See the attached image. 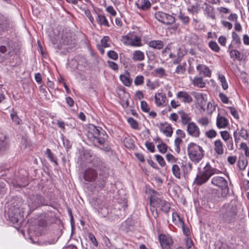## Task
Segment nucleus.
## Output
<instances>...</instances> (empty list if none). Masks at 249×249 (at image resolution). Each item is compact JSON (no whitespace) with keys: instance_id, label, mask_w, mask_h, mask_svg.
<instances>
[{"instance_id":"1","label":"nucleus","mask_w":249,"mask_h":249,"mask_svg":"<svg viewBox=\"0 0 249 249\" xmlns=\"http://www.w3.org/2000/svg\"><path fill=\"white\" fill-rule=\"evenodd\" d=\"M87 136L88 138L95 145L103 146L106 145L108 138V136L105 130L101 127L96 126L93 124L89 126Z\"/></svg>"},{"instance_id":"2","label":"nucleus","mask_w":249,"mask_h":249,"mask_svg":"<svg viewBox=\"0 0 249 249\" xmlns=\"http://www.w3.org/2000/svg\"><path fill=\"white\" fill-rule=\"evenodd\" d=\"M93 166L98 168L100 171L99 176L93 181L94 182V187L97 190H101L105 186L106 183V180L108 175V168L100 158L94 159Z\"/></svg>"},{"instance_id":"3","label":"nucleus","mask_w":249,"mask_h":249,"mask_svg":"<svg viewBox=\"0 0 249 249\" xmlns=\"http://www.w3.org/2000/svg\"><path fill=\"white\" fill-rule=\"evenodd\" d=\"M198 170L199 171L194 181V184L198 186L205 183L212 176L219 172L218 169L212 167L209 162L207 163L202 171L200 168H198Z\"/></svg>"},{"instance_id":"4","label":"nucleus","mask_w":249,"mask_h":249,"mask_svg":"<svg viewBox=\"0 0 249 249\" xmlns=\"http://www.w3.org/2000/svg\"><path fill=\"white\" fill-rule=\"evenodd\" d=\"M224 212L220 214V217L224 223H233L236 220L237 213L236 206L232 204H227L223 206Z\"/></svg>"},{"instance_id":"5","label":"nucleus","mask_w":249,"mask_h":249,"mask_svg":"<svg viewBox=\"0 0 249 249\" xmlns=\"http://www.w3.org/2000/svg\"><path fill=\"white\" fill-rule=\"evenodd\" d=\"M187 152L190 159L196 163H198L204 156V150L203 148L193 142L188 145Z\"/></svg>"},{"instance_id":"6","label":"nucleus","mask_w":249,"mask_h":249,"mask_svg":"<svg viewBox=\"0 0 249 249\" xmlns=\"http://www.w3.org/2000/svg\"><path fill=\"white\" fill-rule=\"evenodd\" d=\"M211 183L213 185L217 186L221 189V196H219V198L225 197L229 193L228 183L225 178L218 176L214 177L211 179Z\"/></svg>"},{"instance_id":"7","label":"nucleus","mask_w":249,"mask_h":249,"mask_svg":"<svg viewBox=\"0 0 249 249\" xmlns=\"http://www.w3.org/2000/svg\"><path fill=\"white\" fill-rule=\"evenodd\" d=\"M155 17L160 22L167 25L175 22V18L172 16L160 11L157 12L155 14Z\"/></svg>"},{"instance_id":"8","label":"nucleus","mask_w":249,"mask_h":249,"mask_svg":"<svg viewBox=\"0 0 249 249\" xmlns=\"http://www.w3.org/2000/svg\"><path fill=\"white\" fill-rule=\"evenodd\" d=\"M98 172L100 173V171L98 168L89 167L86 169L84 172L83 178L88 182H93L98 177Z\"/></svg>"},{"instance_id":"9","label":"nucleus","mask_w":249,"mask_h":249,"mask_svg":"<svg viewBox=\"0 0 249 249\" xmlns=\"http://www.w3.org/2000/svg\"><path fill=\"white\" fill-rule=\"evenodd\" d=\"M150 204L153 205V208L155 206L160 207L163 212L166 213H168L170 209L169 204L165 200L156 199L154 197H151Z\"/></svg>"},{"instance_id":"10","label":"nucleus","mask_w":249,"mask_h":249,"mask_svg":"<svg viewBox=\"0 0 249 249\" xmlns=\"http://www.w3.org/2000/svg\"><path fill=\"white\" fill-rule=\"evenodd\" d=\"M10 220L13 223H19L23 220V213L18 209H15L14 212H8Z\"/></svg>"},{"instance_id":"11","label":"nucleus","mask_w":249,"mask_h":249,"mask_svg":"<svg viewBox=\"0 0 249 249\" xmlns=\"http://www.w3.org/2000/svg\"><path fill=\"white\" fill-rule=\"evenodd\" d=\"M95 158H99L93 155L92 153L88 150H85L84 151L82 155L78 159V161H80V164L83 165L85 163H90L92 164V166H93V160Z\"/></svg>"},{"instance_id":"12","label":"nucleus","mask_w":249,"mask_h":249,"mask_svg":"<svg viewBox=\"0 0 249 249\" xmlns=\"http://www.w3.org/2000/svg\"><path fill=\"white\" fill-rule=\"evenodd\" d=\"M186 131L188 135L193 138H198L201 135V132L199 127L194 123H189L187 125Z\"/></svg>"},{"instance_id":"13","label":"nucleus","mask_w":249,"mask_h":249,"mask_svg":"<svg viewBox=\"0 0 249 249\" xmlns=\"http://www.w3.org/2000/svg\"><path fill=\"white\" fill-rule=\"evenodd\" d=\"M159 240L162 249H171L170 246L172 244L173 241L170 237L160 234L159 236Z\"/></svg>"},{"instance_id":"14","label":"nucleus","mask_w":249,"mask_h":249,"mask_svg":"<svg viewBox=\"0 0 249 249\" xmlns=\"http://www.w3.org/2000/svg\"><path fill=\"white\" fill-rule=\"evenodd\" d=\"M155 104L158 107H164L166 105V97L162 92L156 93L154 96Z\"/></svg>"},{"instance_id":"15","label":"nucleus","mask_w":249,"mask_h":249,"mask_svg":"<svg viewBox=\"0 0 249 249\" xmlns=\"http://www.w3.org/2000/svg\"><path fill=\"white\" fill-rule=\"evenodd\" d=\"M160 130L167 137H170L173 133L172 128L170 124L167 123H161L158 125Z\"/></svg>"},{"instance_id":"16","label":"nucleus","mask_w":249,"mask_h":249,"mask_svg":"<svg viewBox=\"0 0 249 249\" xmlns=\"http://www.w3.org/2000/svg\"><path fill=\"white\" fill-rule=\"evenodd\" d=\"M196 69L199 72L200 74H203L204 76L210 77L212 74V71L209 68L203 64H199L196 67Z\"/></svg>"},{"instance_id":"17","label":"nucleus","mask_w":249,"mask_h":249,"mask_svg":"<svg viewBox=\"0 0 249 249\" xmlns=\"http://www.w3.org/2000/svg\"><path fill=\"white\" fill-rule=\"evenodd\" d=\"M177 97L181 99L182 101L185 103H190L192 102L193 99L192 97L186 91H180L177 94Z\"/></svg>"},{"instance_id":"18","label":"nucleus","mask_w":249,"mask_h":249,"mask_svg":"<svg viewBox=\"0 0 249 249\" xmlns=\"http://www.w3.org/2000/svg\"><path fill=\"white\" fill-rule=\"evenodd\" d=\"M214 150L218 155H222L224 153V145L220 140H216L214 142Z\"/></svg>"},{"instance_id":"19","label":"nucleus","mask_w":249,"mask_h":249,"mask_svg":"<svg viewBox=\"0 0 249 249\" xmlns=\"http://www.w3.org/2000/svg\"><path fill=\"white\" fill-rule=\"evenodd\" d=\"M136 5L138 9L145 11L150 8L151 3L149 0H138L136 2Z\"/></svg>"},{"instance_id":"20","label":"nucleus","mask_w":249,"mask_h":249,"mask_svg":"<svg viewBox=\"0 0 249 249\" xmlns=\"http://www.w3.org/2000/svg\"><path fill=\"white\" fill-rule=\"evenodd\" d=\"M178 113L180 115L181 122L183 125H188L189 123H192L191 118L189 114L185 113L183 110L179 111Z\"/></svg>"},{"instance_id":"21","label":"nucleus","mask_w":249,"mask_h":249,"mask_svg":"<svg viewBox=\"0 0 249 249\" xmlns=\"http://www.w3.org/2000/svg\"><path fill=\"white\" fill-rule=\"evenodd\" d=\"M60 42L64 45L71 44L72 42V35L70 32H66L61 36Z\"/></svg>"},{"instance_id":"22","label":"nucleus","mask_w":249,"mask_h":249,"mask_svg":"<svg viewBox=\"0 0 249 249\" xmlns=\"http://www.w3.org/2000/svg\"><path fill=\"white\" fill-rule=\"evenodd\" d=\"M228 124V121L227 119L223 116H220L219 115H218L216 119V126L217 127L220 128H225L227 127Z\"/></svg>"},{"instance_id":"23","label":"nucleus","mask_w":249,"mask_h":249,"mask_svg":"<svg viewBox=\"0 0 249 249\" xmlns=\"http://www.w3.org/2000/svg\"><path fill=\"white\" fill-rule=\"evenodd\" d=\"M148 46L155 49L161 50L163 47L164 43L160 40H154L149 41Z\"/></svg>"},{"instance_id":"24","label":"nucleus","mask_w":249,"mask_h":249,"mask_svg":"<svg viewBox=\"0 0 249 249\" xmlns=\"http://www.w3.org/2000/svg\"><path fill=\"white\" fill-rule=\"evenodd\" d=\"M221 137L226 142H229L231 144V150L233 149V142L232 139H230V133L227 131H221L220 132Z\"/></svg>"},{"instance_id":"25","label":"nucleus","mask_w":249,"mask_h":249,"mask_svg":"<svg viewBox=\"0 0 249 249\" xmlns=\"http://www.w3.org/2000/svg\"><path fill=\"white\" fill-rule=\"evenodd\" d=\"M144 53L139 50L135 51L133 52L132 59L135 61H141L144 59Z\"/></svg>"},{"instance_id":"26","label":"nucleus","mask_w":249,"mask_h":249,"mask_svg":"<svg viewBox=\"0 0 249 249\" xmlns=\"http://www.w3.org/2000/svg\"><path fill=\"white\" fill-rule=\"evenodd\" d=\"M194 86H196L200 88H204L206 83L203 81V78L201 77H195L192 82Z\"/></svg>"},{"instance_id":"27","label":"nucleus","mask_w":249,"mask_h":249,"mask_svg":"<svg viewBox=\"0 0 249 249\" xmlns=\"http://www.w3.org/2000/svg\"><path fill=\"white\" fill-rule=\"evenodd\" d=\"M134 32L130 33L126 36H122V41L126 45L131 46V41L133 40Z\"/></svg>"},{"instance_id":"28","label":"nucleus","mask_w":249,"mask_h":249,"mask_svg":"<svg viewBox=\"0 0 249 249\" xmlns=\"http://www.w3.org/2000/svg\"><path fill=\"white\" fill-rule=\"evenodd\" d=\"M97 21L100 25H104L107 27L109 26L106 18L103 15L98 14Z\"/></svg>"},{"instance_id":"29","label":"nucleus","mask_w":249,"mask_h":249,"mask_svg":"<svg viewBox=\"0 0 249 249\" xmlns=\"http://www.w3.org/2000/svg\"><path fill=\"white\" fill-rule=\"evenodd\" d=\"M132 39L131 42V46L140 47L142 45L141 37L136 36L135 33L133 34Z\"/></svg>"},{"instance_id":"30","label":"nucleus","mask_w":249,"mask_h":249,"mask_svg":"<svg viewBox=\"0 0 249 249\" xmlns=\"http://www.w3.org/2000/svg\"><path fill=\"white\" fill-rule=\"evenodd\" d=\"M186 63L184 62L178 65L175 70V72L178 74H183L186 71Z\"/></svg>"},{"instance_id":"31","label":"nucleus","mask_w":249,"mask_h":249,"mask_svg":"<svg viewBox=\"0 0 249 249\" xmlns=\"http://www.w3.org/2000/svg\"><path fill=\"white\" fill-rule=\"evenodd\" d=\"M218 80L221 83L222 89L224 90H226L228 88V84L225 78V77L223 74H218Z\"/></svg>"},{"instance_id":"32","label":"nucleus","mask_w":249,"mask_h":249,"mask_svg":"<svg viewBox=\"0 0 249 249\" xmlns=\"http://www.w3.org/2000/svg\"><path fill=\"white\" fill-rule=\"evenodd\" d=\"M172 171L174 176L177 178H180V170L179 166L177 164H173L172 167Z\"/></svg>"},{"instance_id":"33","label":"nucleus","mask_w":249,"mask_h":249,"mask_svg":"<svg viewBox=\"0 0 249 249\" xmlns=\"http://www.w3.org/2000/svg\"><path fill=\"white\" fill-rule=\"evenodd\" d=\"M10 116L13 122L16 124H21V120L18 116L17 113L14 111H13L11 113Z\"/></svg>"},{"instance_id":"34","label":"nucleus","mask_w":249,"mask_h":249,"mask_svg":"<svg viewBox=\"0 0 249 249\" xmlns=\"http://www.w3.org/2000/svg\"><path fill=\"white\" fill-rule=\"evenodd\" d=\"M178 17L183 24L187 25L189 23L190 21L189 17L185 15V14L182 13L181 12H179Z\"/></svg>"},{"instance_id":"35","label":"nucleus","mask_w":249,"mask_h":249,"mask_svg":"<svg viewBox=\"0 0 249 249\" xmlns=\"http://www.w3.org/2000/svg\"><path fill=\"white\" fill-rule=\"evenodd\" d=\"M210 121L206 117H201L197 120V123L202 126L206 127L208 125Z\"/></svg>"},{"instance_id":"36","label":"nucleus","mask_w":249,"mask_h":249,"mask_svg":"<svg viewBox=\"0 0 249 249\" xmlns=\"http://www.w3.org/2000/svg\"><path fill=\"white\" fill-rule=\"evenodd\" d=\"M232 41L233 43L239 45L241 44V39L239 36L234 32L231 34Z\"/></svg>"},{"instance_id":"37","label":"nucleus","mask_w":249,"mask_h":249,"mask_svg":"<svg viewBox=\"0 0 249 249\" xmlns=\"http://www.w3.org/2000/svg\"><path fill=\"white\" fill-rule=\"evenodd\" d=\"M209 47L214 52L217 53L220 51V48L215 41H210L209 43Z\"/></svg>"},{"instance_id":"38","label":"nucleus","mask_w":249,"mask_h":249,"mask_svg":"<svg viewBox=\"0 0 249 249\" xmlns=\"http://www.w3.org/2000/svg\"><path fill=\"white\" fill-rule=\"evenodd\" d=\"M120 79L124 85L129 87L132 83V80L130 79L129 77L124 75H120Z\"/></svg>"},{"instance_id":"39","label":"nucleus","mask_w":249,"mask_h":249,"mask_svg":"<svg viewBox=\"0 0 249 249\" xmlns=\"http://www.w3.org/2000/svg\"><path fill=\"white\" fill-rule=\"evenodd\" d=\"M240 149L244 151L245 155L249 157V147L246 142H242L240 144Z\"/></svg>"},{"instance_id":"40","label":"nucleus","mask_w":249,"mask_h":249,"mask_svg":"<svg viewBox=\"0 0 249 249\" xmlns=\"http://www.w3.org/2000/svg\"><path fill=\"white\" fill-rule=\"evenodd\" d=\"M127 121L132 128L135 129H138L139 124L137 121H136L133 118L130 117L127 119Z\"/></svg>"},{"instance_id":"41","label":"nucleus","mask_w":249,"mask_h":249,"mask_svg":"<svg viewBox=\"0 0 249 249\" xmlns=\"http://www.w3.org/2000/svg\"><path fill=\"white\" fill-rule=\"evenodd\" d=\"M205 136L209 139H213L217 136V132L215 130L212 129L206 131Z\"/></svg>"},{"instance_id":"42","label":"nucleus","mask_w":249,"mask_h":249,"mask_svg":"<svg viewBox=\"0 0 249 249\" xmlns=\"http://www.w3.org/2000/svg\"><path fill=\"white\" fill-rule=\"evenodd\" d=\"M144 82V77L142 75L137 76L134 79V84L136 86L142 85Z\"/></svg>"},{"instance_id":"43","label":"nucleus","mask_w":249,"mask_h":249,"mask_svg":"<svg viewBox=\"0 0 249 249\" xmlns=\"http://www.w3.org/2000/svg\"><path fill=\"white\" fill-rule=\"evenodd\" d=\"M182 142V140L179 138H177L174 142L175 146V151L179 153L180 152V144Z\"/></svg>"},{"instance_id":"44","label":"nucleus","mask_w":249,"mask_h":249,"mask_svg":"<svg viewBox=\"0 0 249 249\" xmlns=\"http://www.w3.org/2000/svg\"><path fill=\"white\" fill-rule=\"evenodd\" d=\"M109 40V37L108 36H105L101 40V44L102 47L107 48L110 46L109 44H108V42Z\"/></svg>"},{"instance_id":"45","label":"nucleus","mask_w":249,"mask_h":249,"mask_svg":"<svg viewBox=\"0 0 249 249\" xmlns=\"http://www.w3.org/2000/svg\"><path fill=\"white\" fill-rule=\"evenodd\" d=\"M157 148L159 152L162 154L165 153L167 151V145L162 142H161L160 144H159L157 145Z\"/></svg>"},{"instance_id":"46","label":"nucleus","mask_w":249,"mask_h":249,"mask_svg":"<svg viewBox=\"0 0 249 249\" xmlns=\"http://www.w3.org/2000/svg\"><path fill=\"white\" fill-rule=\"evenodd\" d=\"M176 217L178 218V226H179L180 227L183 226L184 223V221H183L182 218H181L177 213H173V221L176 220Z\"/></svg>"},{"instance_id":"47","label":"nucleus","mask_w":249,"mask_h":249,"mask_svg":"<svg viewBox=\"0 0 249 249\" xmlns=\"http://www.w3.org/2000/svg\"><path fill=\"white\" fill-rule=\"evenodd\" d=\"M141 107L142 110L144 112H148L150 110V108L149 107L148 105L144 101H141Z\"/></svg>"},{"instance_id":"48","label":"nucleus","mask_w":249,"mask_h":249,"mask_svg":"<svg viewBox=\"0 0 249 249\" xmlns=\"http://www.w3.org/2000/svg\"><path fill=\"white\" fill-rule=\"evenodd\" d=\"M205 4L206 6L205 7V12L208 14L209 16L211 17H213V8L211 6L208 5L206 3H205Z\"/></svg>"},{"instance_id":"49","label":"nucleus","mask_w":249,"mask_h":249,"mask_svg":"<svg viewBox=\"0 0 249 249\" xmlns=\"http://www.w3.org/2000/svg\"><path fill=\"white\" fill-rule=\"evenodd\" d=\"M239 136L244 140H247L248 137L249 138V134L246 129L242 128L239 132Z\"/></svg>"},{"instance_id":"50","label":"nucleus","mask_w":249,"mask_h":249,"mask_svg":"<svg viewBox=\"0 0 249 249\" xmlns=\"http://www.w3.org/2000/svg\"><path fill=\"white\" fill-rule=\"evenodd\" d=\"M230 56L231 58H239L240 57V52L236 50H232L230 52Z\"/></svg>"},{"instance_id":"51","label":"nucleus","mask_w":249,"mask_h":249,"mask_svg":"<svg viewBox=\"0 0 249 249\" xmlns=\"http://www.w3.org/2000/svg\"><path fill=\"white\" fill-rule=\"evenodd\" d=\"M155 156L156 160L158 162L161 166L163 167L165 165V162L162 156L160 155H156Z\"/></svg>"},{"instance_id":"52","label":"nucleus","mask_w":249,"mask_h":249,"mask_svg":"<svg viewBox=\"0 0 249 249\" xmlns=\"http://www.w3.org/2000/svg\"><path fill=\"white\" fill-rule=\"evenodd\" d=\"M1 25H0V32L7 30L9 27V23L6 20H1Z\"/></svg>"},{"instance_id":"53","label":"nucleus","mask_w":249,"mask_h":249,"mask_svg":"<svg viewBox=\"0 0 249 249\" xmlns=\"http://www.w3.org/2000/svg\"><path fill=\"white\" fill-rule=\"evenodd\" d=\"M228 108L230 110L231 114L234 117V118L238 119L239 118V115L236 109L233 107H229Z\"/></svg>"},{"instance_id":"54","label":"nucleus","mask_w":249,"mask_h":249,"mask_svg":"<svg viewBox=\"0 0 249 249\" xmlns=\"http://www.w3.org/2000/svg\"><path fill=\"white\" fill-rule=\"evenodd\" d=\"M88 237L90 241L92 242V243L95 246V247L98 246V242L94 235L92 233H89L88 234Z\"/></svg>"},{"instance_id":"55","label":"nucleus","mask_w":249,"mask_h":249,"mask_svg":"<svg viewBox=\"0 0 249 249\" xmlns=\"http://www.w3.org/2000/svg\"><path fill=\"white\" fill-rule=\"evenodd\" d=\"M166 159L168 162L171 163H175L178 160L172 154L169 153L166 155Z\"/></svg>"},{"instance_id":"56","label":"nucleus","mask_w":249,"mask_h":249,"mask_svg":"<svg viewBox=\"0 0 249 249\" xmlns=\"http://www.w3.org/2000/svg\"><path fill=\"white\" fill-rule=\"evenodd\" d=\"M107 55L109 58L113 60H117L118 57L117 53L114 51H108L107 52Z\"/></svg>"},{"instance_id":"57","label":"nucleus","mask_w":249,"mask_h":249,"mask_svg":"<svg viewBox=\"0 0 249 249\" xmlns=\"http://www.w3.org/2000/svg\"><path fill=\"white\" fill-rule=\"evenodd\" d=\"M145 146L147 149L151 152H155V146L152 142H147L145 143Z\"/></svg>"},{"instance_id":"58","label":"nucleus","mask_w":249,"mask_h":249,"mask_svg":"<svg viewBox=\"0 0 249 249\" xmlns=\"http://www.w3.org/2000/svg\"><path fill=\"white\" fill-rule=\"evenodd\" d=\"M219 97L221 101L224 104H228L229 103V99L227 96L223 93H220Z\"/></svg>"},{"instance_id":"59","label":"nucleus","mask_w":249,"mask_h":249,"mask_svg":"<svg viewBox=\"0 0 249 249\" xmlns=\"http://www.w3.org/2000/svg\"><path fill=\"white\" fill-rule=\"evenodd\" d=\"M45 154L51 161H54L57 164V162L54 160L53 154L50 149H47Z\"/></svg>"},{"instance_id":"60","label":"nucleus","mask_w":249,"mask_h":249,"mask_svg":"<svg viewBox=\"0 0 249 249\" xmlns=\"http://www.w3.org/2000/svg\"><path fill=\"white\" fill-rule=\"evenodd\" d=\"M85 14L89 18L90 21L93 24L94 18L92 17L90 11L89 9H85L84 11Z\"/></svg>"},{"instance_id":"61","label":"nucleus","mask_w":249,"mask_h":249,"mask_svg":"<svg viewBox=\"0 0 249 249\" xmlns=\"http://www.w3.org/2000/svg\"><path fill=\"white\" fill-rule=\"evenodd\" d=\"M106 11L111 15L112 16H115L116 12L114 9L113 7L111 6H109L106 8Z\"/></svg>"},{"instance_id":"62","label":"nucleus","mask_w":249,"mask_h":249,"mask_svg":"<svg viewBox=\"0 0 249 249\" xmlns=\"http://www.w3.org/2000/svg\"><path fill=\"white\" fill-rule=\"evenodd\" d=\"M146 86L149 89L153 90L155 88V84L153 82H151L149 79H147L146 80Z\"/></svg>"},{"instance_id":"63","label":"nucleus","mask_w":249,"mask_h":249,"mask_svg":"<svg viewBox=\"0 0 249 249\" xmlns=\"http://www.w3.org/2000/svg\"><path fill=\"white\" fill-rule=\"evenodd\" d=\"M236 159L237 158L235 156H231L228 158L227 160L230 164L233 165L235 163Z\"/></svg>"},{"instance_id":"64","label":"nucleus","mask_w":249,"mask_h":249,"mask_svg":"<svg viewBox=\"0 0 249 249\" xmlns=\"http://www.w3.org/2000/svg\"><path fill=\"white\" fill-rule=\"evenodd\" d=\"M247 165V162H245L244 160H239L238 165L240 169L244 170Z\"/></svg>"}]
</instances>
